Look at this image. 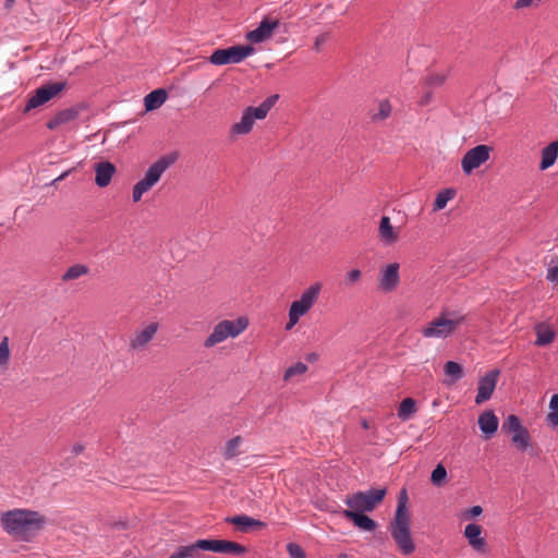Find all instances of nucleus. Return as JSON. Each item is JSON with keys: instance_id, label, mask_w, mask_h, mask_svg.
<instances>
[{"instance_id": "obj_9", "label": "nucleus", "mask_w": 558, "mask_h": 558, "mask_svg": "<svg viewBox=\"0 0 558 558\" xmlns=\"http://www.w3.org/2000/svg\"><path fill=\"white\" fill-rule=\"evenodd\" d=\"M254 52L255 48L251 45H236L226 49H216L208 61L214 65L238 64Z\"/></svg>"}, {"instance_id": "obj_29", "label": "nucleus", "mask_w": 558, "mask_h": 558, "mask_svg": "<svg viewBox=\"0 0 558 558\" xmlns=\"http://www.w3.org/2000/svg\"><path fill=\"white\" fill-rule=\"evenodd\" d=\"M10 357L9 338L3 337L0 341V374H3L8 369Z\"/></svg>"}, {"instance_id": "obj_13", "label": "nucleus", "mask_w": 558, "mask_h": 558, "mask_svg": "<svg viewBox=\"0 0 558 558\" xmlns=\"http://www.w3.org/2000/svg\"><path fill=\"white\" fill-rule=\"evenodd\" d=\"M158 329V323H149L144 328L135 330L130 337L129 349L133 352L144 351L149 342L155 338Z\"/></svg>"}, {"instance_id": "obj_32", "label": "nucleus", "mask_w": 558, "mask_h": 558, "mask_svg": "<svg viewBox=\"0 0 558 558\" xmlns=\"http://www.w3.org/2000/svg\"><path fill=\"white\" fill-rule=\"evenodd\" d=\"M88 274V267L82 264H75L71 266L63 275V281H71L78 279L80 277Z\"/></svg>"}, {"instance_id": "obj_44", "label": "nucleus", "mask_w": 558, "mask_h": 558, "mask_svg": "<svg viewBox=\"0 0 558 558\" xmlns=\"http://www.w3.org/2000/svg\"><path fill=\"white\" fill-rule=\"evenodd\" d=\"M432 99H433V92H432V89L426 88V90L424 92V94L422 95V97L418 100V105L422 107L426 106L432 101Z\"/></svg>"}, {"instance_id": "obj_47", "label": "nucleus", "mask_w": 558, "mask_h": 558, "mask_svg": "<svg viewBox=\"0 0 558 558\" xmlns=\"http://www.w3.org/2000/svg\"><path fill=\"white\" fill-rule=\"evenodd\" d=\"M542 0H517L514 2V9L520 10L531 7L534 2H541Z\"/></svg>"}, {"instance_id": "obj_27", "label": "nucleus", "mask_w": 558, "mask_h": 558, "mask_svg": "<svg viewBox=\"0 0 558 558\" xmlns=\"http://www.w3.org/2000/svg\"><path fill=\"white\" fill-rule=\"evenodd\" d=\"M558 157V141L548 144L542 150V160L539 163L541 170H546L551 167Z\"/></svg>"}, {"instance_id": "obj_6", "label": "nucleus", "mask_w": 558, "mask_h": 558, "mask_svg": "<svg viewBox=\"0 0 558 558\" xmlns=\"http://www.w3.org/2000/svg\"><path fill=\"white\" fill-rule=\"evenodd\" d=\"M448 313H441L437 318L428 323L421 330L422 336L424 338H448L465 320V316L457 313L450 314L451 317H448Z\"/></svg>"}, {"instance_id": "obj_31", "label": "nucleus", "mask_w": 558, "mask_h": 558, "mask_svg": "<svg viewBox=\"0 0 558 558\" xmlns=\"http://www.w3.org/2000/svg\"><path fill=\"white\" fill-rule=\"evenodd\" d=\"M454 195L456 191L453 189H445L440 191L434 201V210L444 209L448 202L454 197Z\"/></svg>"}, {"instance_id": "obj_3", "label": "nucleus", "mask_w": 558, "mask_h": 558, "mask_svg": "<svg viewBox=\"0 0 558 558\" xmlns=\"http://www.w3.org/2000/svg\"><path fill=\"white\" fill-rule=\"evenodd\" d=\"M278 98V95H271L267 97L258 107L245 108L241 120L231 126V133L234 135H245L250 133L253 129L255 120L265 119L270 109L277 102Z\"/></svg>"}, {"instance_id": "obj_28", "label": "nucleus", "mask_w": 558, "mask_h": 558, "mask_svg": "<svg viewBox=\"0 0 558 558\" xmlns=\"http://www.w3.org/2000/svg\"><path fill=\"white\" fill-rule=\"evenodd\" d=\"M416 412V402L412 398H405L401 401L398 409V417L401 421H408Z\"/></svg>"}, {"instance_id": "obj_43", "label": "nucleus", "mask_w": 558, "mask_h": 558, "mask_svg": "<svg viewBox=\"0 0 558 558\" xmlns=\"http://www.w3.org/2000/svg\"><path fill=\"white\" fill-rule=\"evenodd\" d=\"M407 501H408L407 490L402 489L400 493V496L398 498V505H397L396 511H399L400 507H402L404 515H410L409 510L407 508Z\"/></svg>"}, {"instance_id": "obj_50", "label": "nucleus", "mask_w": 558, "mask_h": 558, "mask_svg": "<svg viewBox=\"0 0 558 558\" xmlns=\"http://www.w3.org/2000/svg\"><path fill=\"white\" fill-rule=\"evenodd\" d=\"M15 0H4V8L5 9H11L14 4Z\"/></svg>"}, {"instance_id": "obj_5", "label": "nucleus", "mask_w": 558, "mask_h": 558, "mask_svg": "<svg viewBox=\"0 0 558 558\" xmlns=\"http://www.w3.org/2000/svg\"><path fill=\"white\" fill-rule=\"evenodd\" d=\"M390 534L404 555H410L415 550L411 535L410 515H404L402 507H400L399 511H396L395 519L390 525Z\"/></svg>"}, {"instance_id": "obj_16", "label": "nucleus", "mask_w": 558, "mask_h": 558, "mask_svg": "<svg viewBox=\"0 0 558 558\" xmlns=\"http://www.w3.org/2000/svg\"><path fill=\"white\" fill-rule=\"evenodd\" d=\"M399 268L398 263H391L380 270L378 284L383 291L391 292L397 288L400 282Z\"/></svg>"}, {"instance_id": "obj_2", "label": "nucleus", "mask_w": 558, "mask_h": 558, "mask_svg": "<svg viewBox=\"0 0 558 558\" xmlns=\"http://www.w3.org/2000/svg\"><path fill=\"white\" fill-rule=\"evenodd\" d=\"M322 291V284L315 282L306 288L300 295V298L293 301L289 307V320L286 325V329L290 330L294 327L301 317L306 315L312 307L316 304L319 299Z\"/></svg>"}, {"instance_id": "obj_18", "label": "nucleus", "mask_w": 558, "mask_h": 558, "mask_svg": "<svg viewBox=\"0 0 558 558\" xmlns=\"http://www.w3.org/2000/svg\"><path fill=\"white\" fill-rule=\"evenodd\" d=\"M378 238L386 245H393L399 240V231L391 225L390 217L383 216L378 228Z\"/></svg>"}, {"instance_id": "obj_53", "label": "nucleus", "mask_w": 558, "mask_h": 558, "mask_svg": "<svg viewBox=\"0 0 558 558\" xmlns=\"http://www.w3.org/2000/svg\"><path fill=\"white\" fill-rule=\"evenodd\" d=\"M362 425H363L364 428H368V424H367L366 421H363Z\"/></svg>"}, {"instance_id": "obj_11", "label": "nucleus", "mask_w": 558, "mask_h": 558, "mask_svg": "<svg viewBox=\"0 0 558 558\" xmlns=\"http://www.w3.org/2000/svg\"><path fill=\"white\" fill-rule=\"evenodd\" d=\"M66 87L65 82H53L49 84H45L37 88L34 94L28 98L24 112H28L33 109H36L53 97H56L59 93H61Z\"/></svg>"}, {"instance_id": "obj_37", "label": "nucleus", "mask_w": 558, "mask_h": 558, "mask_svg": "<svg viewBox=\"0 0 558 558\" xmlns=\"http://www.w3.org/2000/svg\"><path fill=\"white\" fill-rule=\"evenodd\" d=\"M446 81V75L442 73H430L428 74L424 80V87L425 88H437L442 86V84Z\"/></svg>"}, {"instance_id": "obj_30", "label": "nucleus", "mask_w": 558, "mask_h": 558, "mask_svg": "<svg viewBox=\"0 0 558 558\" xmlns=\"http://www.w3.org/2000/svg\"><path fill=\"white\" fill-rule=\"evenodd\" d=\"M546 423L553 428H558V393L553 395L550 398Z\"/></svg>"}, {"instance_id": "obj_46", "label": "nucleus", "mask_w": 558, "mask_h": 558, "mask_svg": "<svg viewBox=\"0 0 558 558\" xmlns=\"http://www.w3.org/2000/svg\"><path fill=\"white\" fill-rule=\"evenodd\" d=\"M328 38H329V35H328L327 33H324V34L318 35V36L316 37V39H315L314 49H315L316 51H319L320 47H322L325 43H327Z\"/></svg>"}, {"instance_id": "obj_38", "label": "nucleus", "mask_w": 558, "mask_h": 558, "mask_svg": "<svg viewBox=\"0 0 558 558\" xmlns=\"http://www.w3.org/2000/svg\"><path fill=\"white\" fill-rule=\"evenodd\" d=\"M225 539H198V547L205 550L214 553H221L222 544Z\"/></svg>"}, {"instance_id": "obj_26", "label": "nucleus", "mask_w": 558, "mask_h": 558, "mask_svg": "<svg viewBox=\"0 0 558 558\" xmlns=\"http://www.w3.org/2000/svg\"><path fill=\"white\" fill-rule=\"evenodd\" d=\"M198 539L195 543L189 545H182L174 549L169 558H202L203 549L197 546Z\"/></svg>"}, {"instance_id": "obj_49", "label": "nucleus", "mask_w": 558, "mask_h": 558, "mask_svg": "<svg viewBox=\"0 0 558 558\" xmlns=\"http://www.w3.org/2000/svg\"><path fill=\"white\" fill-rule=\"evenodd\" d=\"M71 451L74 456H78L84 451V446L82 444H75Z\"/></svg>"}, {"instance_id": "obj_41", "label": "nucleus", "mask_w": 558, "mask_h": 558, "mask_svg": "<svg viewBox=\"0 0 558 558\" xmlns=\"http://www.w3.org/2000/svg\"><path fill=\"white\" fill-rule=\"evenodd\" d=\"M287 551L290 558H306L305 551L296 543H289L287 545Z\"/></svg>"}, {"instance_id": "obj_35", "label": "nucleus", "mask_w": 558, "mask_h": 558, "mask_svg": "<svg viewBox=\"0 0 558 558\" xmlns=\"http://www.w3.org/2000/svg\"><path fill=\"white\" fill-rule=\"evenodd\" d=\"M246 548L235 542L232 541H226L222 544L221 554H228L233 556H242L246 553Z\"/></svg>"}, {"instance_id": "obj_51", "label": "nucleus", "mask_w": 558, "mask_h": 558, "mask_svg": "<svg viewBox=\"0 0 558 558\" xmlns=\"http://www.w3.org/2000/svg\"><path fill=\"white\" fill-rule=\"evenodd\" d=\"M114 527L125 529V524L123 522H118L114 524Z\"/></svg>"}, {"instance_id": "obj_17", "label": "nucleus", "mask_w": 558, "mask_h": 558, "mask_svg": "<svg viewBox=\"0 0 558 558\" xmlns=\"http://www.w3.org/2000/svg\"><path fill=\"white\" fill-rule=\"evenodd\" d=\"M464 536L466 537L470 546L478 551L485 553L487 549V542L482 537V527L476 523H470L464 529Z\"/></svg>"}, {"instance_id": "obj_42", "label": "nucleus", "mask_w": 558, "mask_h": 558, "mask_svg": "<svg viewBox=\"0 0 558 558\" xmlns=\"http://www.w3.org/2000/svg\"><path fill=\"white\" fill-rule=\"evenodd\" d=\"M362 278V271L360 269H351L344 276V282L347 286H353Z\"/></svg>"}, {"instance_id": "obj_45", "label": "nucleus", "mask_w": 558, "mask_h": 558, "mask_svg": "<svg viewBox=\"0 0 558 558\" xmlns=\"http://www.w3.org/2000/svg\"><path fill=\"white\" fill-rule=\"evenodd\" d=\"M546 279L549 282L558 283V266H553L547 270Z\"/></svg>"}, {"instance_id": "obj_24", "label": "nucleus", "mask_w": 558, "mask_h": 558, "mask_svg": "<svg viewBox=\"0 0 558 558\" xmlns=\"http://www.w3.org/2000/svg\"><path fill=\"white\" fill-rule=\"evenodd\" d=\"M168 98L167 90L163 88H157L144 98V106L146 111H153L161 107Z\"/></svg>"}, {"instance_id": "obj_48", "label": "nucleus", "mask_w": 558, "mask_h": 558, "mask_svg": "<svg viewBox=\"0 0 558 558\" xmlns=\"http://www.w3.org/2000/svg\"><path fill=\"white\" fill-rule=\"evenodd\" d=\"M482 511H483V509H482V507H481V506H473V507H471V508L469 509V511H468V512H469V514H470L471 517H477V515H480V514L482 513Z\"/></svg>"}, {"instance_id": "obj_8", "label": "nucleus", "mask_w": 558, "mask_h": 558, "mask_svg": "<svg viewBox=\"0 0 558 558\" xmlns=\"http://www.w3.org/2000/svg\"><path fill=\"white\" fill-rule=\"evenodd\" d=\"M386 495V488H371L365 492H356L351 496H347L344 504L348 510L357 512L373 511Z\"/></svg>"}, {"instance_id": "obj_1", "label": "nucleus", "mask_w": 558, "mask_h": 558, "mask_svg": "<svg viewBox=\"0 0 558 558\" xmlns=\"http://www.w3.org/2000/svg\"><path fill=\"white\" fill-rule=\"evenodd\" d=\"M2 530L21 542H32L46 526L47 519L38 511L15 508L0 514Z\"/></svg>"}, {"instance_id": "obj_4", "label": "nucleus", "mask_w": 558, "mask_h": 558, "mask_svg": "<svg viewBox=\"0 0 558 558\" xmlns=\"http://www.w3.org/2000/svg\"><path fill=\"white\" fill-rule=\"evenodd\" d=\"M175 161L174 156H163L156 162L150 165L145 172L143 179H141L132 191L133 202H140L143 194L148 192L161 178L163 172Z\"/></svg>"}, {"instance_id": "obj_14", "label": "nucleus", "mask_w": 558, "mask_h": 558, "mask_svg": "<svg viewBox=\"0 0 558 558\" xmlns=\"http://www.w3.org/2000/svg\"><path fill=\"white\" fill-rule=\"evenodd\" d=\"M499 374V369H492L478 379L477 393L475 396L476 404H482L492 398L498 381Z\"/></svg>"}, {"instance_id": "obj_10", "label": "nucleus", "mask_w": 558, "mask_h": 558, "mask_svg": "<svg viewBox=\"0 0 558 558\" xmlns=\"http://www.w3.org/2000/svg\"><path fill=\"white\" fill-rule=\"evenodd\" d=\"M501 430L511 435V441L521 451L532 448L531 437L527 428L522 425L515 414H509L502 422Z\"/></svg>"}, {"instance_id": "obj_25", "label": "nucleus", "mask_w": 558, "mask_h": 558, "mask_svg": "<svg viewBox=\"0 0 558 558\" xmlns=\"http://www.w3.org/2000/svg\"><path fill=\"white\" fill-rule=\"evenodd\" d=\"M536 339L534 344L537 347H545L550 344L556 337V332L547 325L539 323L534 326Z\"/></svg>"}, {"instance_id": "obj_22", "label": "nucleus", "mask_w": 558, "mask_h": 558, "mask_svg": "<svg viewBox=\"0 0 558 558\" xmlns=\"http://www.w3.org/2000/svg\"><path fill=\"white\" fill-rule=\"evenodd\" d=\"M78 114L80 109L76 107H70L61 110L47 122V128L49 130H56L58 126L75 120Z\"/></svg>"}, {"instance_id": "obj_7", "label": "nucleus", "mask_w": 558, "mask_h": 558, "mask_svg": "<svg viewBox=\"0 0 558 558\" xmlns=\"http://www.w3.org/2000/svg\"><path fill=\"white\" fill-rule=\"evenodd\" d=\"M247 326L248 319L244 316L238 317L234 320H221L214 327L211 333L205 339L204 347L213 348L228 338H235L242 333Z\"/></svg>"}, {"instance_id": "obj_23", "label": "nucleus", "mask_w": 558, "mask_h": 558, "mask_svg": "<svg viewBox=\"0 0 558 558\" xmlns=\"http://www.w3.org/2000/svg\"><path fill=\"white\" fill-rule=\"evenodd\" d=\"M228 523L234 524L239 527L242 532H247L252 527H265L266 523L254 519L252 517H248L246 514L235 515V517H228L226 519Z\"/></svg>"}, {"instance_id": "obj_39", "label": "nucleus", "mask_w": 558, "mask_h": 558, "mask_svg": "<svg viewBox=\"0 0 558 558\" xmlns=\"http://www.w3.org/2000/svg\"><path fill=\"white\" fill-rule=\"evenodd\" d=\"M306 371L307 365L302 362H298L286 369L284 379H289L295 375L304 374Z\"/></svg>"}, {"instance_id": "obj_15", "label": "nucleus", "mask_w": 558, "mask_h": 558, "mask_svg": "<svg viewBox=\"0 0 558 558\" xmlns=\"http://www.w3.org/2000/svg\"><path fill=\"white\" fill-rule=\"evenodd\" d=\"M279 26V20H270L265 17L260 21L258 26L246 34V39L252 44H260L268 40L274 31Z\"/></svg>"}, {"instance_id": "obj_21", "label": "nucleus", "mask_w": 558, "mask_h": 558, "mask_svg": "<svg viewBox=\"0 0 558 558\" xmlns=\"http://www.w3.org/2000/svg\"><path fill=\"white\" fill-rule=\"evenodd\" d=\"M342 514L345 519L351 520L361 531L372 532L376 529V522L368 515L364 514V512L343 510Z\"/></svg>"}, {"instance_id": "obj_33", "label": "nucleus", "mask_w": 558, "mask_h": 558, "mask_svg": "<svg viewBox=\"0 0 558 558\" xmlns=\"http://www.w3.org/2000/svg\"><path fill=\"white\" fill-rule=\"evenodd\" d=\"M444 372L447 376H449L452 381H458L463 377V368L462 366L454 361H448L444 365Z\"/></svg>"}, {"instance_id": "obj_52", "label": "nucleus", "mask_w": 558, "mask_h": 558, "mask_svg": "<svg viewBox=\"0 0 558 558\" xmlns=\"http://www.w3.org/2000/svg\"><path fill=\"white\" fill-rule=\"evenodd\" d=\"M338 558H349L347 554H340Z\"/></svg>"}, {"instance_id": "obj_20", "label": "nucleus", "mask_w": 558, "mask_h": 558, "mask_svg": "<svg viewBox=\"0 0 558 558\" xmlns=\"http://www.w3.org/2000/svg\"><path fill=\"white\" fill-rule=\"evenodd\" d=\"M116 172V167L110 161H100L95 166V183L99 187H106L110 184Z\"/></svg>"}, {"instance_id": "obj_12", "label": "nucleus", "mask_w": 558, "mask_h": 558, "mask_svg": "<svg viewBox=\"0 0 558 558\" xmlns=\"http://www.w3.org/2000/svg\"><path fill=\"white\" fill-rule=\"evenodd\" d=\"M493 148L488 145H477L469 149L461 159V168L464 174H471L489 159Z\"/></svg>"}, {"instance_id": "obj_19", "label": "nucleus", "mask_w": 558, "mask_h": 558, "mask_svg": "<svg viewBox=\"0 0 558 558\" xmlns=\"http://www.w3.org/2000/svg\"><path fill=\"white\" fill-rule=\"evenodd\" d=\"M478 427L486 439H489L498 429L499 421L494 411L486 410L478 416Z\"/></svg>"}, {"instance_id": "obj_40", "label": "nucleus", "mask_w": 558, "mask_h": 558, "mask_svg": "<svg viewBox=\"0 0 558 558\" xmlns=\"http://www.w3.org/2000/svg\"><path fill=\"white\" fill-rule=\"evenodd\" d=\"M447 477V471L442 464L436 465L430 475V481L434 485H440Z\"/></svg>"}, {"instance_id": "obj_36", "label": "nucleus", "mask_w": 558, "mask_h": 558, "mask_svg": "<svg viewBox=\"0 0 558 558\" xmlns=\"http://www.w3.org/2000/svg\"><path fill=\"white\" fill-rule=\"evenodd\" d=\"M391 113V105L388 100H380L378 104V111L372 114V120L374 122H379L387 119Z\"/></svg>"}, {"instance_id": "obj_34", "label": "nucleus", "mask_w": 558, "mask_h": 558, "mask_svg": "<svg viewBox=\"0 0 558 558\" xmlns=\"http://www.w3.org/2000/svg\"><path fill=\"white\" fill-rule=\"evenodd\" d=\"M242 442V438L240 436H235L231 439H229L226 442V446L223 448V457L226 460H230L239 454V446Z\"/></svg>"}]
</instances>
